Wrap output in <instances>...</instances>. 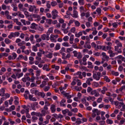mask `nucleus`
I'll return each mask as SVG.
<instances>
[{"label":"nucleus","mask_w":125,"mask_h":125,"mask_svg":"<svg viewBox=\"0 0 125 125\" xmlns=\"http://www.w3.org/2000/svg\"><path fill=\"white\" fill-rule=\"evenodd\" d=\"M82 35V31H80L78 33H76L75 34V36L77 37H79L80 36Z\"/></svg>","instance_id":"31"},{"label":"nucleus","mask_w":125,"mask_h":125,"mask_svg":"<svg viewBox=\"0 0 125 125\" xmlns=\"http://www.w3.org/2000/svg\"><path fill=\"white\" fill-rule=\"evenodd\" d=\"M35 79V77L34 76H32L30 79V81L31 82H34Z\"/></svg>","instance_id":"60"},{"label":"nucleus","mask_w":125,"mask_h":125,"mask_svg":"<svg viewBox=\"0 0 125 125\" xmlns=\"http://www.w3.org/2000/svg\"><path fill=\"white\" fill-rule=\"evenodd\" d=\"M41 113L42 114H41L40 112H39V117L45 116L46 115V111L42 110L41 111Z\"/></svg>","instance_id":"14"},{"label":"nucleus","mask_w":125,"mask_h":125,"mask_svg":"<svg viewBox=\"0 0 125 125\" xmlns=\"http://www.w3.org/2000/svg\"><path fill=\"white\" fill-rule=\"evenodd\" d=\"M32 16L34 18H37L38 19H40V16L37 14H34L32 15Z\"/></svg>","instance_id":"55"},{"label":"nucleus","mask_w":125,"mask_h":125,"mask_svg":"<svg viewBox=\"0 0 125 125\" xmlns=\"http://www.w3.org/2000/svg\"><path fill=\"white\" fill-rule=\"evenodd\" d=\"M59 89L61 93L65 97H66L67 99H69L71 98L72 96L69 95V93H65L63 90V88L62 87H60Z\"/></svg>","instance_id":"1"},{"label":"nucleus","mask_w":125,"mask_h":125,"mask_svg":"<svg viewBox=\"0 0 125 125\" xmlns=\"http://www.w3.org/2000/svg\"><path fill=\"white\" fill-rule=\"evenodd\" d=\"M38 29L39 31H42L44 30L43 27L42 26H39L38 28Z\"/></svg>","instance_id":"53"},{"label":"nucleus","mask_w":125,"mask_h":125,"mask_svg":"<svg viewBox=\"0 0 125 125\" xmlns=\"http://www.w3.org/2000/svg\"><path fill=\"white\" fill-rule=\"evenodd\" d=\"M96 12L97 13L98 15H100L101 14V9L99 8H97L96 10Z\"/></svg>","instance_id":"26"},{"label":"nucleus","mask_w":125,"mask_h":125,"mask_svg":"<svg viewBox=\"0 0 125 125\" xmlns=\"http://www.w3.org/2000/svg\"><path fill=\"white\" fill-rule=\"evenodd\" d=\"M44 38H45V40L48 41L49 40L50 38L49 37V36H48V35L44 34Z\"/></svg>","instance_id":"52"},{"label":"nucleus","mask_w":125,"mask_h":125,"mask_svg":"<svg viewBox=\"0 0 125 125\" xmlns=\"http://www.w3.org/2000/svg\"><path fill=\"white\" fill-rule=\"evenodd\" d=\"M29 92L28 91L26 90L25 92V94H24V96L26 99H27L28 98V96L27 94H29Z\"/></svg>","instance_id":"22"},{"label":"nucleus","mask_w":125,"mask_h":125,"mask_svg":"<svg viewBox=\"0 0 125 125\" xmlns=\"http://www.w3.org/2000/svg\"><path fill=\"white\" fill-rule=\"evenodd\" d=\"M24 14L26 17H29L30 16L29 13L26 11L24 12Z\"/></svg>","instance_id":"48"},{"label":"nucleus","mask_w":125,"mask_h":125,"mask_svg":"<svg viewBox=\"0 0 125 125\" xmlns=\"http://www.w3.org/2000/svg\"><path fill=\"white\" fill-rule=\"evenodd\" d=\"M52 21V20L51 19H46V22L49 25H50L51 24Z\"/></svg>","instance_id":"40"},{"label":"nucleus","mask_w":125,"mask_h":125,"mask_svg":"<svg viewBox=\"0 0 125 125\" xmlns=\"http://www.w3.org/2000/svg\"><path fill=\"white\" fill-rule=\"evenodd\" d=\"M82 60L83 61L82 64L85 65H86L87 64L86 62L87 59L86 58V57H83V58Z\"/></svg>","instance_id":"24"},{"label":"nucleus","mask_w":125,"mask_h":125,"mask_svg":"<svg viewBox=\"0 0 125 125\" xmlns=\"http://www.w3.org/2000/svg\"><path fill=\"white\" fill-rule=\"evenodd\" d=\"M92 85L94 87H97L100 86L99 83L95 82H94L92 83Z\"/></svg>","instance_id":"18"},{"label":"nucleus","mask_w":125,"mask_h":125,"mask_svg":"<svg viewBox=\"0 0 125 125\" xmlns=\"http://www.w3.org/2000/svg\"><path fill=\"white\" fill-rule=\"evenodd\" d=\"M54 32L56 34H61V32L58 30L55 29L54 30Z\"/></svg>","instance_id":"56"},{"label":"nucleus","mask_w":125,"mask_h":125,"mask_svg":"<svg viewBox=\"0 0 125 125\" xmlns=\"http://www.w3.org/2000/svg\"><path fill=\"white\" fill-rule=\"evenodd\" d=\"M111 73L112 75H114L115 76H117L119 74V73L118 72H115L114 71H112Z\"/></svg>","instance_id":"29"},{"label":"nucleus","mask_w":125,"mask_h":125,"mask_svg":"<svg viewBox=\"0 0 125 125\" xmlns=\"http://www.w3.org/2000/svg\"><path fill=\"white\" fill-rule=\"evenodd\" d=\"M102 89L103 90L101 91V92L102 94H104L105 93V91L108 90V89L105 86L103 87Z\"/></svg>","instance_id":"20"},{"label":"nucleus","mask_w":125,"mask_h":125,"mask_svg":"<svg viewBox=\"0 0 125 125\" xmlns=\"http://www.w3.org/2000/svg\"><path fill=\"white\" fill-rule=\"evenodd\" d=\"M40 35L39 34H37L35 35L34 36V37L36 40V42L39 43L42 40L40 38Z\"/></svg>","instance_id":"9"},{"label":"nucleus","mask_w":125,"mask_h":125,"mask_svg":"<svg viewBox=\"0 0 125 125\" xmlns=\"http://www.w3.org/2000/svg\"><path fill=\"white\" fill-rule=\"evenodd\" d=\"M51 4L52 6L54 7L57 5V3L56 1H53L51 2Z\"/></svg>","instance_id":"47"},{"label":"nucleus","mask_w":125,"mask_h":125,"mask_svg":"<svg viewBox=\"0 0 125 125\" xmlns=\"http://www.w3.org/2000/svg\"><path fill=\"white\" fill-rule=\"evenodd\" d=\"M50 87L49 86H45L43 88V90L45 92L48 91L50 89Z\"/></svg>","instance_id":"46"},{"label":"nucleus","mask_w":125,"mask_h":125,"mask_svg":"<svg viewBox=\"0 0 125 125\" xmlns=\"http://www.w3.org/2000/svg\"><path fill=\"white\" fill-rule=\"evenodd\" d=\"M32 48V50L35 52H36L38 50L37 48L35 45L33 46Z\"/></svg>","instance_id":"49"},{"label":"nucleus","mask_w":125,"mask_h":125,"mask_svg":"<svg viewBox=\"0 0 125 125\" xmlns=\"http://www.w3.org/2000/svg\"><path fill=\"white\" fill-rule=\"evenodd\" d=\"M73 48L72 47L67 48L66 49V52L67 53H70L71 52L73 51Z\"/></svg>","instance_id":"43"},{"label":"nucleus","mask_w":125,"mask_h":125,"mask_svg":"<svg viewBox=\"0 0 125 125\" xmlns=\"http://www.w3.org/2000/svg\"><path fill=\"white\" fill-rule=\"evenodd\" d=\"M36 8V7L35 6L30 5L29 6V10L30 12H32L33 11L34 9Z\"/></svg>","instance_id":"17"},{"label":"nucleus","mask_w":125,"mask_h":125,"mask_svg":"<svg viewBox=\"0 0 125 125\" xmlns=\"http://www.w3.org/2000/svg\"><path fill=\"white\" fill-rule=\"evenodd\" d=\"M103 79L105 81L107 82H109L110 81V80L108 78L107 76H106L104 77Z\"/></svg>","instance_id":"33"},{"label":"nucleus","mask_w":125,"mask_h":125,"mask_svg":"<svg viewBox=\"0 0 125 125\" xmlns=\"http://www.w3.org/2000/svg\"><path fill=\"white\" fill-rule=\"evenodd\" d=\"M63 46L65 47H69L70 46L69 43L67 42H65L62 43Z\"/></svg>","instance_id":"37"},{"label":"nucleus","mask_w":125,"mask_h":125,"mask_svg":"<svg viewBox=\"0 0 125 125\" xmlns=\"http://www.w3.org/2000/svg\"><path fill=\"white\" fill-rule=\"evenodd\" d=\"M71 111L72 112H74V113H76L78 112V110L76 108H75L71 110Z\"/></svg>","instance_id":"64"},{"label":"nucleus","mask_w":125,"mask_h":125,"mask_svg":"<svg viewBox=\"0 0 125 125\" xmlns=\"http://www.w3.org/2000/svg\"><path fill=\"white\" fill-rule=\"evenodd\" d=\"M37 26V24H36L35 23H33L31 24V26H30V28L32 29H36V27Z\"/></svg>","instance_id":"16"},{"label":"nucleus","mask_w":125,"mask_h":125,"mask_svg":"<svg viewBox=\"0 0 125 125\" xmlns=\"http://www.w3.org/2000/svg\"><path fill=\"white\" fill-rule=\"evenodd\" d=\"M34 36L33 35H31L29 37L30 41L31 42H32L33 43H34Z\"/></svg>","instance_id":"25"},{"label":"nucleus","mask_w":125,"mask_h":125,"mask_svg":"<svg viewBox=\"0 0 125 125\" xmlns=\"http://www.w3.org/2000/svg\"><path fill=\"white\" fill-rule=\"evenodd\" d=\"M115 43L117 44V46L120 47H122V45L121 43L119 42L118 40H116L115 41Z\"/></svg>","instance_id":"23"},{"label":"nucleus","mask_w":125,"mask_h":125,"mask_svg":"<svg viewBox=\"0 0 125 125\" xmlns=\"http://www.w3.org/2000/svg\"><path fill=\"white\" fill-rule=\"evenodd\" d=\"M15 99H16V100H15L14 101V103L15 104L17 105H18L19 103V102L17 100L18 98L17 97H15Z\"/></svg>","instance_id":"61"},{"label":"nucleus","mask_w":125,"mask_h":125,"mask_svg":"<svg viewBox=\"0 0 125 125\" xmlns=\"http://www.w3.org/2000/svg\"><path fill=\"white\" fill-rule=\"evenodd\" d=\"M125 122V119L122 117L121 118V120L120 121V123H119V125H122L124 124Z\"/></svg>","instance_id":"36"},{"label":"nucleus","mask_w":125,"mask_h":125,"mask_svg":"<svg viewBox=\"0 0 125 125\" xmlns=\"http://www.w3.org/2000/svg\"><path fill=\"white\" fill-rule=\"evenodd\" d=\"M82 55L80 52H78V54L76 57L78 59H81L82 57Z\"/></svg>","instance_id":"35"},{"label":"nucleus","mask_w":125,"mask_h":125,"mask_svg":"<svg viewBox=\"0 0 125 125\" xmlns=\"http://www.w3.org/2000/svg\"><path fill=\"white\" fill-rule=\"evenodd\" d=\"M92 89L90 87H88L87 91V92L88 93H89L90 92H91L92 91Z\"/></svg>","instance_id":"57"},{"label":"nucleus","mask_w":125,"mask_h":125,"mask_svg":"<svg viewBox=\"0 0 125 125\" xmlns=\"http://www.w3.org/2000/svg\"><path fill=\"white\" fill-rule=\"evenodd\" d=\"M90 42L89 41H86L83 46V47L85 48H87L90 49L91 48V46L90 44Z\"/></svg>","instance_id":"8"},{"label":"nucleus","mask_w":125,"mask_h":125,"mask_svg":"<svg viewBox=\"0 0 125 125\" xmlns=\"http://www.w3.org/2000/svg\"><path fill=\"white\" fill-rule=\"evenodd\" d=\"M74 21L75 24L76 26L79 27L80 26V24L78 21L74 20Z\"/></svg>","instance_id":"28"},{"label":"nucleus","mask_w":125,"mask_h":125,"mask_svg":"<svg viewBox=\"0 0 125 125\" xmlns=\"http://www.w3.org/2000/svg\"><path fill=\"white\" fill-rule=\"evenodd\" d=\"M94 64L98 65H99L101 64V62L99 61H96L94 62Z\"/></svg>","instance_id":"63"},{"label":"nucleus","mask_w":125,"mask_h":125,"mask_svg":"<svg viewBox=\"0 0 125 125\" xmlns=\"http://www.w3.org/2000/svg\"><path fill=\"white\" fill-rule=\"evenodd\" d=\"M92 112H95V113H96L97 115H99L100 114V111H99L97 109H94V110H93Z\"/></svg>","instance_id":"38"},{"label":"nucleus","mask_w":125,"mask_h":125,"mask_svg":"<svg viewBox=\"0 0 125 125\" xmlns=\"http://www.w3.org/2000/svg\"><path fill=\"white\" fill-rule=\"evenodd\" d=\"M5 92V90L4 88H2L1 90L0 89V96H4Z\"/></svg>","instance_id":"15"},{"label":"nucleus","mask_w":125,"mask_h":125,"mask_svg":"<svg viewBox=\"0 0 125 125\" xmlns=\"http://www.w3.org/2000/svg\"><path fill=\"white\" fill-rule=\"evenodd\" d=\"M73 53L74 54V56L75 57H76L78 54V52L75 51H74L73 52Z\"/></svg>","instance_id":"62"},{"label":"nucleus","mask_w":125,"mask_h":125,"mask_svg":"<svg viewBox=\"0 0 125 125\" xmlns=\"http://www.w3.org/2000/svg\"><path fill=\"white\" fill-rule=\"evenodd\" d=\"M73 14L72 15V17L73 18H76L78 17V12L77 11L74 10L73 11Z\"/></svg>","instance_id":"13"},{"label":"nucleus","mask_w":125,"mask_h":125,"mask_svg":"<svg viewBox=\"0 0 125 125\" xmlns=\"http://www.w3.org/2000/svg\"><path fill=\"white\" fill-rule=\"evenodd\" d=\"M55 107V105L54 104H52L51 105L50 109L52 113H54L55 111L56 110Z\"/></svg>","instance_id":"10"},{"label":"nucleus","mask_w":125,"mask_h":125,"mask_svg":"<svg viewBox=\"0 0 125 125\" xmlns=\"http://www.w3.org/2000/svg\"><path fill=\"white\" fill-rule=\"evenodd\" d=\"M62 55V58L63 59H66V54L64 53H61Z\"/></svg>","instance_id":"58"},{"label":"nucleus","mask_w":125,"mask_h":125,"mask_svg":"<svg viewBox=\"0 0 125 125\" xmlns=\"http://www.w3.org/2000/svg\"><path fill=\"white\" fill-rule=\"evenodd\" d=\"M69 39V37L67 36H65L63 38V40L65 42L67 41H68Z\"/></svg>","instance_id":"54"},{"label":"nucleus","mask_w":125,"mask_h":125,"mask_svg":"<svg viewBox=\"0 0 125 125\" xmlns=\"http://www.w3.org/2000/svg\"><path fill=\"white\" fill-rule=\"evenodd\" d=\"M42 69L44 70H45L46 71H49L51 69L49 68V66H48L47 64H44L42 68Z\"/></svg>","instance_id":"11"},{"label":"nucleus","mask_w":125,"mask_h":125,"mask_svg":"<svg viewBox=\"0 0 125 125\" xmlns=\"http://www.w3.org/2000/svg\"><path fill=\"white\" fill-rule=\"evenodd\" d=\"M52 54L51 53H49L46 55V57L49 58H51L52 57Z\"/></svg>","instance_id":"44"},{"label":"nucleus","mask_w":125,"mask_h":125,"mask_svg":"<svg viewBox=\"0 0 125 125\" xmlns=\"http://www.w3.org/2000/svg\"><path fill=\"white\" fill-rule=\"evenodd\" d=\"M12 56L11 55H10L8 57V59L9 60H14L17 57V55L15 53L13 52L12 54Z\"/></svg>","instance_id":"7"},{"label":"nucleus","mask_w":125,"mask_h":125,"mask_svg":"<svg viewBox=\"0 0 125 125\" xmlns=\"http://www.w3.org/2000/svg\"><path fill=\"white\" fill-rule=\"evenodd\" d=\"M35 95L39 96H40L42 98H44L45 95V94L43 92H39L38 90L35 92Z\"/></svg>","instance_id":"5"},{"label":"nucleus","mask_w":125,"mask_h":125,"mask_svg":"<svg viewBox=\"0 0 125 125\" xmlns=\"http://www.w3.org/2000/svg\"><path fill=\"white\" fill-rule=\"evenodd\" d=\"M5 42L6 44H8L11 42V41L9 39L6 38L5 39Z\"/></svg>","instance_id":"39"},{"label":"nucleus","mask_w":125,"mask_h":125,"mask_svg":"<svg viewBox=\"0 0 125 125\" xmlns=\"http://www.w3.org/2000/svg\"><path fill=\"white\" fill-rule=\"evenodd\" d=\"M94 29V30H95L93 32H92V34L94 35H96L97 32V31L96 30V28L94 27V28H92V30H93V29Z\"/></svg>","instance_id":"30"},{"label":"nucleus","mask_w":125,"mask_h":125,"mask_svg":"<svg viewBox=\"0 0 125 125\" xmlns=\"http://www.w3.org/2000/svg\"><path fill=\"white\" fill-rule=\"evenodd\" d=\"M88 64L90 66H88V67L89 68H93L94 67L92 65V63L91 62H88Z\"/></svg>","instance_id":"34"},{"label":"nucleus","mask_w":125,"mask_h":125,"mask_svg":"<svg viewBox=\"0 0 125 125\" xmlns=\"http://www.w3.org/2000/svg\"><path fill=\"white\" fill-rule=\"evenodd\" d=\"M52 18L53 19H55L56 17L58 16L57 14L58 12L56 10L54 9L52 12Z\"/></svg>","instance_id":"6"},{"label":"nucleus","mask_w":125,"mask_h":125,"mask_svg":"<svg viewBox=\"0 0 125 125\" xmlns=\"http://www.w3.org/2000/svg\"><path fill=\"white\" fill-rule=\"evenodd\" d=\"M74 88L76 91H80L82 89V88L81 86L78 87L77 86H75L74 87Z\"/></svg>","instance_id":"32"},{"label":"nucleus","mask_w":125,"mask_h":125,"mask_svg":"<svg viewBox=\"0 0 125 125\" xmlns=\"http://www.w3.org/2000/svg\"><path fill=\"white\" fill-rule=\"evenodd\" d=\"M61 48L60 45L59 43H57L54 48V50H59Z\"/></svg>","instance_id":"21"},{"label":"nucleus","mask_w":125,"mask_h":125,"mask_svg":"<svg viewBox=\"0 0 125 125\" xmlns=\"http://www.w3.org/2000/svg\"><path fill=\"white\" fill-rule=\"evenodd\" d=\"M86 99L88 101L92 100L93 101L95 100V98L94 96H89L88 97H87Z\"/></svg>","instance_id":"19"},{"label":"nucleus","mask_w":125,"mask_h":125,"mask_svg":"<svg viewBox=\"0 0 125 125\" xmlns=\"http://www.w3.org/2000/svg\"><path fill=\"white\" fill-rule=\"evenodd\" d=\"M41 73V71L40 70H38L36 72V75L37 76H40Z\"/></svg>","instance_id":"51"},{"label":"nucleus","mask_w":125,"mask_h":125,"mask_svg":"<svg viewBox=\"0 0 125 125\" xmlns=\"http://www.w3.org/2000/svg\"><path fill=\"white\" fill-rule=\"evenodd\" d=\"M69 111V110L67 109H65V110L62 111V112L63 115L66 114Z\"/></svg>","instance_id":"50"},{"label":"nucleus","mask_w":125,"mask_h":125,"mask_svg":"<svg viewBox=\"0 0 125 125\" xmlns=\"http://www.w3.org/2000/svg\"><path fill=\"white\" fill-rule=\"evenodd\" d=\"M86 97H85L81 99L82 102L83 104L85 103L86 101L85 98Z\"/></svg>","instance_id":"59"},{"label":"nucleus","mask_w":125,"mask_h":125,"mask_svg":"<svg viewBox=\"0 0 125 125\" xmlns=\"http://www.w3.org/2000/svg\"><path fill=\"white\" fill-rule=\"evenodd\" d=\"M38 104V103L37 102H34L31 105V107L32 109L34 110H36L35 106Z\"/></svg>","instance_id":"12"},{"label":"nucleus","mask_w":125,"mask_h":125,"mask_svg":"<svg viewBox=\"0 0 125 125\" xmlns=\"http://www.w3.org/2000/svg\"><path fill=\"white\" fill-rule=\"evenodd\" d=\"M20 33L19 32H15L14 33L11 32L10 34L8 36V37L10 39H11L12 37H15L16 36H19Z\"/></svg>","instance_id":"4"},{"label":"nucleus","mask_w":125,"mask_h":125,"mask_svg":"<svg viewBox=\"0 0 125 125\" xmlns=\"http://www.w3.org/2000/svg\"><path fill=\"white\" fill-rule=\"evenodd\" d=\"M31 114L32 116L36 115L37 116L39 117V113H37L35 112H33L31 113Z\"/></svg>","instance_id":"27"},{"label":"nucleus","mask_w":125,"mask_h":125,"mask_svg":"<svg viewBox=\"0 0 125 125\" xmlns=\"http://www.w3.org/2000/svg\"><path fill=\"white\" fill-rule=\"evenodd\" d=\"M93 77L95 80L97 81L99 80L100 78V76L101 75V73L99 72L97 73L96 74L94 73V72H93Z\"/></svg>","instance_id":"2"},{"label":"nucleus","mask_w":125,"mask_h":125,"mask_svg":"<svg viewBox=\"0 0 125 125\" xmlns=\"http://www.w3.org/2000/svg\"><path fill=\"white\" fill-rule=\"evenodd\" d=\"M59 37V36L57 34L55 35L52 34L50 35V39L52 42H56V39Z\"/></svg>","instance_id":"3"},{"label":"nucleus","mask_w":125,"mask_h":125,"mask_svg":"<svg viewBox=\"0 0 125 125\" xmlns=\"http://www.w3.org/2000/svg\"><path fill=\"white\" fill-rule=\"evenodd\" d=\"M106 123L108 124H112L113 123V121L111 120L108 119L106 120Z\"/></svg>","instance_id":"41"},{"label":"nucleus","mask_w":125,"mask_h":125,"mask_svg":"<svg viewBox=\"0 0 125 125\" xmlns=\"http://www.w3.org/2000/svg\"><path fill=\"white\" fill-rule=\"evenodd\" d=\"M78 2L80 5H84V0H79Z\"/></svg>","instance_id":"42"},{"label":"nucleus","mask_w":125,"mask_h":125,"mask_svg":"<svg viewBox=\"0 0 125 125\" xmlns=\"http://www.w3.org/2000/svg\"><path fill=\"white\" fill-rule=\"evenodd\" d=\"M38 118L35 116H33L32 117V121L34 122H36V120L38 119Z\"/></svg>","instance_id":"45"}]
</instances>
